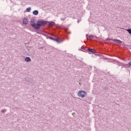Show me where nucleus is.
I'll return each mask as SVG.
<instances>
[{
	"label": "nucleus",
	"instance_id": "nucleus-1",
	"mask_svg": "<svg viewBox=\"0 0 131 131\" xmlns=\"http://www.w3.org/2000/svg\"><path fill=\"white\" fill-rule=\"evenodd\" d=\"M47 24V21L38 20L36 23V29H39L40 26H43Z\"/></svg>",
	"mask_w": 131,
	"mask_h": 131
},
{
	"label": "nucleus",
	"instance_id": "nucleus-2",
	"mask_svg": "<svg viewBox=\"0 0 131 131\" xmlns=\"http://www.w3.org/2000/svg\"><path fill=\"white\" fill-rule=\"evenodd\" d=\"M78 96H79V97H81V98H83L85 96H86V92L83 91H79Z\"/></svg>",
	"mask_w": 131,
	"mask_h": 131
},
{
	"label": "nucleus",
	"instance_id": "nucleus-3",
	"mask_svg": "<svg viewBox=\"0 0 131 131\" xmlns=\"http://www.w3.org/2000/svg\"><path fill=\"white\" fill-rule=\"evenodd\" d=\"M31 25L32 27H34L35 29H36V24H35V21L34 20L31 21Z\"/></svg>",
	"mask_w": 131,
	"mask_h": 131
},
{
	"label": "nucleus",
	"instance_id": "nucleus-4",
	"mask_svg": "<svg viewBox=\"0 0 131 131\" xmlns=\"http://www.w3.org/2000/svg\"><path fill=\"white\" fill-rule=\"evenodd\" d=\"M28 20H27V19L25 18L23 20V24H25L26 25L27 24H28Z\"/></svg>",
	"mask_w": 131,
	"mask_h": 131
},
{
	"label": "nucleus",
	"instance_id": "nucleus-5",
	"mask_svg": "<svg viewBox=\"0 0 131 131\" xmlns=\"http://www.w3.org/2000/svg\"><path fill=\"white\" fill-rule=\"evenodd\" d=\"M113 41H115V42H116L117 43H122V41L120 40L114 39Z\"/></svg>",
	"mask_w": 131,
	"mask_h": 131
},
{
	"label": "nucleus",
	"instance_id": "nucleus-6",
	"mask_svg": "<svg viewBox=\"0 0 131 131\" xmlns=\"http://www.w3.org/2000/svg\"><path fill=\"white\" fill-rule=\"evenodd\" d=\"M33 15H35V16H37L38 15V11L35 10L33 12Z\"/></svg>",
	"mask_w": 131,
	"mask_h": 131
},
{
	"label": "nucleus",
	"instance_id": "nucleus-7",
	"mask_svg": "<svg viewBox=\"0 0 131 131\" xmlns=\"http://www.w3.org/2000/svg\"><path fill=\"white\" fill-rule=\"evenodd\" d=\"M25 61L26 62H30V61H31V59H30V57H27L25 58Z\"/></svg>",
	"mask_w": 131,
	"mask_h": 131
},
{
	"label": "nucleus",
	"instance_id": "nucleus-8",
	"mask_svg": "<svg viewBox=\"0 0 131 131\" xmlns=\"http://www.w3.org/2000/svg\"><path fill=\"white\" fill-rule=\"evenodd\" d=\"M88 51H90V52H91V53H96V51H95L94 49H92L90 48L88 49Z\"/></svg>",
	"mask_w": 131,
	"mask_h": 131
},
{
	"label": "nucleus",
	"instance_id": "nucleus-9",
	"mask_svg": "<svg viewBox=\"0 0 131 131\" xmlns=\"http://www.w3.org/2000/svg\"><path fill=\"white\" fill-rule=\"evenodd\" d=\"M54 40L55 41H57V42H60V39L56 38L55 39H54Z\"/></svg>",
	"mask_w": 131,
	"mask_h": 131
},
{
	"label": "nucleus",
	"instance_id": "nucleus-10",
	"mask_svg": "<svg viewBox=\"0 0 131 131\" xmlns=\"http://www.w3.org/2000/svg\"><path fill=\"white\" fill-rule=\"evenodd\" d=\"M30 11H31V8L30 7L27 8L26 12H29Z\"/></svg>",
	"mask_w": 131,
	"mask_h": 131
},
{
	"label": "nucleus",
	"instance_id": "nucleus-11",
	"mask_svg": "<svg viewBox=\"0 0 131 131\" xmlns=\"http://www.w3.org/2000/svg\"><path fill=\"white\" fill-rule=\"evenodd\" d=\"M49 25H55V23L54 21H51L49 23Z\"/></svg>",
	"mask_w": 131,
	"mask_h": 131
},
{
	"label": "nucleus",
	"instance_id": "nucleus-12",
	"mask_svg": "<svg viewBox=\"0 0 131 131\" xmlns=\"http://www.w3.org/2000/svg\"><path fill=\"white\" fill-rule=\"evenodd\" d=\"M126 31H127L129 34H131V29L126 30Z\"/></svg>",
	"mask_w": 131,
	"mask_h": 131
},
{
	"label": "nucleus",
	"instance_id": "nucleus-13",
	"mask_svg": "<svg viewBox=\"0 0 131 131\" xmlns=\"http://www.w3.org/2000/svg\"><path fill=\"white\" fill-rule=\"evenodd\" d=\"M90 38H94V36H93V35H90L89 36Z\"/></svg>",
	"mask_w": 131,
	"mask_h": 131
},
{
	"label": "nucleus",
	"instance_id": "nucleus-14",
	"mask_svg": "<svg viewBox=\"0 0 131 131\" xmlns=\"http://www.w3.org/2000/svg\"><path fill=\"white\" fill-rule=\"evenodd\" d=\"M50 39H52V40H54V38H52V37H50Z\"/></svg>",
	"mask_w": 131,
	"mask_h": 131
},
{
	"label": "nucleus",
	"instance_id": "nucleus-15",
	"mask_svg": "<svg viewBox=\"0 0 131 131\" xmlns=\"http://www.w3.org/2000/svg\"><path fill=\"white\" fill-rule=\"evenodd\" d=\"M128 64L131 66V62H129Z\"/></svg>",
	"mask_w": 131,
	"mask_h": 131
}]
</instances>
